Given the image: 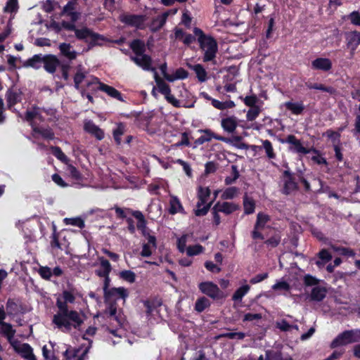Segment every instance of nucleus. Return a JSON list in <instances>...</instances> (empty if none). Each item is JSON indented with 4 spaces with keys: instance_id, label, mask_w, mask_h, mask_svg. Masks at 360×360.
<instances>
[{
    "instance_id": "11",
    "label": "nucleus",
    "mask_w": 360,
    "mask_h": 360,
    "mask_svg": "<svg viewBox=\"0 0 360 360\" xmlns=\"http://www.w3.org/2000/svg\"><path fill=\"white\" fill-rule=\"evenodd\" d=\"M7 107L9 110L22 101V92L20 89L10 88L6 92Z\"/></svg>"
},
{
    "instance_id": "59",
    "label": "nucleus",
    "mask_w": 360,
    "mask_h": 360,
    "mask_svg": "<svg viewBox=\"0 0 360 360\" xmlns=\"http://www.w3.org/2000/svg\"><path fill=\"white\" fill-rule=\"evenodd\" d=\"M86 75L80 70H78L74 76V83L76 89H79L80 84L84 81Z\"/></svg>"
},
{
    "instance_id": "54",
    "label": "nucleus",
    "mask_w": 360,
    "mask_h": 360,
    "mask_svg": "<svg viewBox=\"0 0 360 360\" xmlns=\"http://www.w3.org/2000/svg\"><path fill=\"white\" fill-rule=\"evenodd\" d=\"M6 309L9 314H15L18 312V304L13 299L8 298L6 302Z\"/></svg>"
},
{
    "instance_id": "26",
    "label": "nucleus",
    "mask_w": 360,
    "mask_h": 360,
    "mask_svg": "<svg viewBox=\"0 0 360 360\" xmlns=\"http://www.w3.org/2000/svg\"><path fill=\"white\" fill-rule=\"evenodd\" d=\"M148 240V243H143L141 255L142 257H149L152 254V248L156 246V238L154 236H150L148 233V236L146 237Z\"/></svg>"
},
{
    "instance_id": "14",
    "label": "nucleus",
    "mask_w": 360,
    "mask_h": 360,
    "mask_svg": "<svg viewBox=\"0 0 360 360\" xmlns=\"http://www.w3.org/2000/svg\"><path fill=\"white\" fill-rule=\"evenodd\" d=\"M199 131L202 133L203 135H202L200 137H199L198 139L195 140V143L197 145H201V144H203L205 142H209L212 139H214L218 140V141H221L227 142V139H226V138H224L223 136H221L215 134L210 129H207L200 130Z\"/></svg>"
},
{
    "instance_id": "44",
    "label": "nucleus",
    "mask_w": 360,
    "mask_h": 360,
    "mask_svg": "<svg viewBox=\"0 0 360 360\" xmlns=\"http://www.w3.org/2000/svg\"><path fill=\"white\" fill-rule=\"evenodd\" d=\"M270 220L269 216L264 213L259 212L257 214V221L255 224L256 229H264L266 224Z\"/></svg>"
},
{
    "instance_id": "42",
    "label": "nucleus",
    "mask_w": 360,
    "mask_h": 360,
    "mask_svg": "<svg viewBox=\"0 0 360 360\" xmlns=\"http://www.w3.org/2000/svg\"><path fill=\"white\" fill-rule=\"evenodd\" d=\"M49 149L51 151L53 155H54L58 160L62 162H67L68 160V158L59 146H50Z\"/></svg>"
},
{
    "instance_id": "41",
    "label": "nucleus",
    "mask_w": 360,
    "mask_h": 360,
    "mask_svg": "<svg viewBox=\"0 0 360 360\" xmlns=\"http://www.w3.org/2000/svg\"><path fill=\"white\" fill-rule=\"evenodd\" d=\"M262 148L264 150L267 158L270 160L275 159L276 155L274 152L272 143L269 140L262 141Z\"/></svg>"
},
{
    "instance_id": "43",
    "label": "nucleus",
    "mask_w": 360,
    "mask_h": 360,
    "mask_svg": "<svg viewBox=\"0 0 360 360\" xmlns=\"http://www.w3.org/2000/svg\"><path fill=\"white\" fill-rule=\"evenodd\" d=\"M124 131L125 125L122 122H120L112 132L113 138L117 144L119 145L121 143V136L124 133Z\"/></svg>"
},
{
    "instance_id": "4",
    "label": "nucleus",
    "mask_w": 360,
    "mask_h": 360,
    "mask_svg": "<svg viewBox=\"0 0 360 360\" xmlns=\"http://www.w3.org/2000/svg\"><path fill=\"white\" fill-rule=\"evenodd\" d=\"M360 341V329L345 330L339 334L331 342L330 347L335 348L340 346Z\"/></svg>"
},
{
    "instance_id": "46",
    "label": "nucleus",
    "mask_w": 360,
    "mask_h": 360,
    "mask_svg": "<svg viewBox=\"0 0 360 360\" xmlns=\"http://www.w3.org/2000/svg\"><path fill=\"white\" fill-rule=\"evenodd\" d=\"M144 20L145 19L142 15H124L121 17L122 22H141Z\"/></svg>"
},
{
    "instance_id": "5",
    "label": "nucleus",
    "mask_w": 360,
    "mask_h": 360,
    "mask_svg": "<svg viewBox=\"0 0 360 360\" xmlns=\"http://www.w3.org/2000/svg\"><path fill=\"white\" fill-rule=\"evenodd\" d=\"M211 191L208 187L199 186L198 190V198L197 208L195 210L196 216L205 215L212 203V201L207 202L208 198L210 196Z\"/></svg>"
},
{
    "instance_id": "6",
    "label": "nucleus",
    "mask_w": 360,
    "mask_h": 360,
    "mask_svg": "<svg viewBox=\"0 0 360 360\" xmlns=\"http://www.w3.org/2000/svg\"><path fill=\"white\" fill-rule=\"evenodd\" d=\"M93 85H98L96 88H93V90H100L106 93L109 96L115 98L120 101H124L122 94L113 86H109L106 84L101 82L98 78L94 77L91 82H88L86 86L90 88Z\"/></svg>"
},
{
    "instance_id": "21",
    "label": "nucleus",
    "mask_w": 360,
    "mask_h": 360,
    "mask_svg": "<svg viewBox=\"0 0 360 360\" xmlns=\"http://www.w3.org/2000/svg\"><path fill=\"white\" fill-rule=\"evenodd\" d=\"M98 261L100 262V268L95 271V274L98 277H103L110 275L112 271V266L110 262L103 257H99Z\"/></svg>"
},
{
    "instance_id": "2",
    "label": "nucleus",
    "mask_w": 360,
    "mask_h": 360,
    "mask_svg": "<svg viewBox=\"0 0 360 360\" xmlns=\"http://www.w3.org/2000/svg\"><path fill=\"white\" fill-rule=\"evenodd\" d=\"M48 32L55 34H61L63 30L74 31L75 37L79 40H84L87 44L86 51L92 49L94 46H103L109 40L103 35L94 32L91 30L84 27L77 29L76 24H44Z\"/></svg>"
},
{
    "instance_id": "12",
    "label": "nucleus",
    "mask_w": 360,
    "mask_h": 360,
    "mask_svg": "<svg viewBox=\"0 0 360 360\" xmlns=\"http://www.w3.org/2000/svg\"><path fill=\"white\" fill-rule=\"evenodd\" d=\"M283 181L284 186L283 188V193L289 195L297 189V183L295 181L294 178L288 171H285L283 173Z\"/></svg>"
},
{
    "instance_id": "63",
    "label": "nucleus",
    "mask_w": 360,
    "mask_h": 360,
    "mask_svg": "<svg viewBox=\"0 0 360 360\" xmlns=\"http://www.w3.org/2000/svg\"><path fill=\"white\" fill-rule=\"evenodd\" d=\"M345 21H350V22H360V13L358 11H353L349 15L343 18Z\"/></svg>"
},
{
    "instance_id": "33",
    "label": "nucleus",
    "mask_w": 360,
    "mask_h": 360,
    "mask_svg": "<svg viewBox=\"0 0 360 360\" xmlns=\"http://www.w3.org/2000/svg\"><path fill=\"white\" fill-rule=\"evenodd\" d=\"M327 290L324 287L316 286L312 288L310 297L311 300L316 302L322 301L326 296Z\"/></svg>"
},
{
    "instance_id": "47",
    "label": "nucleus",
    "mask_w": 360,
    "mask_h": 360,
    "mask_svg": "<svg viewBox=\"0 0 360 360\" xmlns=\"http://www.w3.org/2000/svg\"><path fill=\"white\" fill-rule=\"evenodd\" d=\"M210 304V303L209 300L203 297L197 300L195 305V309L198 312H202L208 307Z\"/></svg>"
},
{
    "instance_id": "38",
    "label": "nucleus",
    "mask_w": 360,
    "mask_h": 360,
    "mask_svg": "<svg viewBox=\"0 0 360 360\" xmlns=\"http://www.w3.org/2000/svg\"><path fill=\"white\" fill-rule=\"evenodd\" d=\"M212 105L214 108L218 110H224L228 108H233L235 107V103L232 101H226L224 102L219 101L217 99L213 98L212 100Z\"/></svg>"
},
{
    "instance_id": "1",
    "label": "nucleus",
    "mask_w": 360,
    "mask_h": 360,
    "mask_svg": "<svg viewBox=\"0 0 360 360\" xmlns=\"http://www.w3.org/2000/svg\"><path fill=\"white\" fill-rule=\"evenodd\" d=\"M62 301L60 298L56 300V305L58 311L53 315L52 323L55 324L58 329L64 328L65 331H70L72 328L79 329L83 324L84 321L79 314L75 310H70L68 304H72L75 301V297L70 291L64 290L63 292Z\"/></svg>"
},
{
    "instance_id": "13",
    "label": "nucleus",
    "mask_w": 360,
    "mask_h": 360,
    "mask_svg": "<svg viewBox=\"0 0 360 360\" xmlns=\"http://www.w3.org/2000/svg\"><path fill=\"white\" fill-rule=\"evenodd\" d=\"M142 302L146 316L150 320L155 313H158V298L156 297H150L143 300Z\"/></svg>"
},
{
    "instance_id": "7",
    "label": "nucleus",
    "mask_w": 360,
    "mask_h": 360,
    "mask_svg": "<svg viewBox=\"0 0 360 360\" xmlns=\"http://www.w3.org/2000/svg\"><path fill=\"white\" fill-rule=\"evenodd\" d=\"M99 316L115 321L119 327H122L123 325L124 319L120 314H117V304L115 301L110 302L103 313L98 314L94 317Z\"/></svg>"
},
{
    "instance_id": "20",
    "label": "nucleus",
    "mask_w": 360,
    "mask_h": 360,
    "mask_svg": "<svg viewBox=\"0 0 360 360\" xmlns=\"http://www.w3.org/2000/svg\"><path fill=\"white\" fill-rule=\"evenodd\" d=\"M72 49V45L68 43H61L58 46L60 55L69 60H73L76 59L77 56V51Z\"/></svg>"
},
{
    "instance_id": "10",
    "label": "nucleus",
    "mask_w": 360,
    "mask_h": 360,
    "mask_svg": "<svg viewBox=\"0 0 360 360\" xmlns=\"http://www.w3.org/2000/svg\"><path fill=\"white\" fill-rule=\"evenodd\" d=\"M43 68L49 74H54L60 61L56 55L46 54L43 56Z\"/></svg>"
},
{
    "instance_id": "16",
    "label": "nucleus",
    "mask_w": 360,
    "mask_h": 360,
    "mask_svg": "<svg viewBox=\"0 0 360 360\" xmlns=\"http://www.w3.org/2000/svg\"><path fill=\"white\" fill-rule=\"evenodd\" d=\"M128 297V292L127 290L123 287L119 288H111L108 292L104 294V299L105 302L112 298H122L125 300Z\"/></svg>"
},
{
    "instance_id": "31",
    "label": "nucleus",
    "mask_w": 360,
    "mask_h": 360,
    "mask_svg": "<svg viewBox=\"0 0 360 360\" xmlns=\"http://www.w3.org/2000/svg\"><path fill=\"white\" fill-rule=\"evenodd\" d=\"M285 108L290 110L292 114L298 115L302 113L304 110V105L302 101L292 102L288 101L283 103Z\"/></svg>"
},
{
    "instance_id": "32",
    "label": "nucleus",
    "mask_w": 360,
    "mask_h": 360,
    "mask_svg": "<svg viewBox=\"0 0 360 360\" xmlns=\"http://www.w3.org/2000/svg\"><path fill=\"white\" fill-rule=\"evenodd\" d=\"M0 326L1 333L6 337L8 341H11L14 338L16 332L15 330L13 329V326L9 323L5 322L4 320L0 321Z\"/></svg>"
},
{
    "instance_id": "28",
    "label": "nucleus",
    "mask_w": 360,
    "mask_h": 360,
    "mask_svg": "<svg viewBox=\"0 0 360 360\" xmlns=\"http://www.w3.org/2000/svg\"><path fill=\"white\" fill-rule=\"evenodd\" d=\"M32 128L34 133L41 135L44 139L53 140L55 139V134L53 129L49 127L32 126Z\"/></svg>"
},
{
    "instance_id": "27",
    "label": "nucleus",
    "mask_w": 360,
    "mask_h": 360,
    "mask_svg": "<svg viewBox=\"0 0 360 360\" xmlns=\"http://www.w3.org/2000/svg\"><path fill=\"white\" fill-rule=\"evenodd\" d=\"M221 125L224 131L232 133L238 126V120L234 116L228 117L221 120Z\"/></svg>"
},
{
    "instance_id": "23",
    "label": "nucleus",
    "mask_w": 360,
    "mask_h": 360,
    "mask_svg": "<svg viewBox=\"0 0 360 360\" xmlns=\"http://www.w3.org/2000/svg\"><path fill=\"white\" fill-rule=\"evenodd\" d=\"M84 130L94 135L98 140H102L104 138V132L92 121L85 122L84 126Z\"/></svg>"
},
{
    "instance_id": "45",
    "label": "nucleus",
    "mask_w": 360,
    "mask_h": 360,
    "mask_svg": "<svg viewBox=\"0 0 360 360\" xmlns=\"http://www.w3.org/2000/svg\"><path fill=\"white\" fill-rule=\"evenodd\" d=\"M238 194V188L236 187H229L224 191L221 198L223 200H231L234 198Z\"/></svg>"
},
{
    "instance_id": "17",
    "label": "nucleus",
    "mask_w": 360,
    "mask_h": 360,
    "mask_svg": "<svg viewBox=\"0 0 360 360\" xmlns=\"http://www.w3.org/2000/svg\"><path fill=\"white\" fill-rule=\"evenodd\" d=\"M238 209V205L230 202H217L213 207V211H218L229 214Z\"/></svg>"
},
{
    "instance_id": "24",
    "label": "nucleus",
    "mask_w": 360,
    "mask_h": 360,
    "mask_svg": "<svg viewBox=\"0 0 360 360\" xmlns=\"http://www.w3.org/2000/svg\"><path fill=\"white\" fill-rule=\"evenodd\" d=\"M133 217L137 219V229L141 231L143 236L147 237L149 233V229L146 227V221L141 212L136 210L133 212Z\"/></svg>"
},
{
    "instance_id": "30",
    "label": "nucleus",
    "mask_w": 360,
    "mask_h": 360,
    "mask_svg": "<svg viewBox=\"0 0 360 360\" xmlns=\"http://www.w3.org/2000/svg\"><path fill=\"white\" fill-rule=\"evenodd\" d=\"M43 56L44 55L35 54L32 58H28L23 64L25 68H32L35 70H38L41 68L43 65Z\"/></svg>"
},
{
    "instance_id": "64",
    "label": "nucleus",
    "mask_w": 360,
    "mask_h": 360,
    "mask_svg": "<svg viewBox=\"0 0 360 360\" xmlns=\"http://www.w3.org/2000/svg\"><path fill=\"white\" fill-rule=\"evenodd\" d=\"M266 356L267 360H292L290 356L283 358L280 354H271L269 352H266Z\"/></svg>"
},
{
    "instance_id": "9",
    "label": "nucleus",
    "mask_w": 360,
    "mask_h": 360,
    "mask_svg": "<svg viewBox=\"0 0 360 360\" xmlns=\"http://www.w3.org/2000/svg\"><path fill=\"white\" fill-rule=\"evenodd\" d=\"M159 93L164 96L167 103L174 107H180V102L172 94L169 86L160 78H159Z\"/></svg>"
},
{
    "instance_id": "35",
    "label": "nucleus",
    "mask_w": 360,
    "mask_h": 360,
    "mask_svg": "<svg viewBox=\"0 0 360 360\" xmlns=\"http://www.w3.org/2000/svg\"><path fill=\"white\" fill-rule=\"evenodd\" d=\"M130 48L136 56L142 55L146 51L144 42L139 39H134L130 44Z\"/></svg>"
},
{
    "instance_id": "29",
    "label": "nucleus",
    "mask_w": 360,
    "mask_h": 360,
    "mask_svg": "<svg viewBox=\"0 0 360 360\" xmlns=\"http://www.w3.org/2000/svg\"><path fill=\"white\" fill-rule=\"evenodd\" d=\"M347 44L353 52L360 44V33L350 32L346 34Z\"/></svg>"
},
{
    "instance_id": "52",
    "label": "nucleus",
    "mask_w": 360,
    "mask_h": 360,
    "mask_svg": "<svg viewBox=\"0 0 360 360\" xmlns=\"http://www.w3.org/2000/svg\"><path fill=\"white\" fill-rule=\"evenodd\" d=\"M272 289L274 290L288 292L290 289V285L285 281H278L272 286Z\"/></svg>"
},
{
    "instance_id": "62",
    "label": "nucleus",
    "mask_w": 360,
    "mask_h": 360,
    "mask_svg": "<svg viewBox=\"0 0 360 360\" xmlns=\"http://www.w3.org/2000/svg\"><path fill=\"white\" fill-rule=\"evenodd\" d=\"M39 109L38 107L34 106L32 110H27L25 115V120L32 122L33 120L39 115Z\"/></svg>"
},
{
    "instance_id": "3",
    "label": "nucleus",
    "mask_w": 360,
    "mask_h": 360,
    "mask_svg": "<svg viewBox=\"0 0 360 360\" xmlns=\"http://www.w3.org/2000/svg\"><path fill=\"white\" fill-rule=\"evenodd\" d=\"M197 37L200 48L203 52L202 60L204 62L214 61L218 51L217 41L210 35H206L202 30L195 28L193 30Z\"/></svg>"
},
{
    "instance_id": "39",
    "label": "nucleus",
    "mask_w": 360,
    "mask_h": 360,
    "mask_svg": "<svg viewBox=\"0 0 360 360\" xmlns=\"http://www.w3.org/2000/svg\"><path fill=\"white\" fill-rule=\"evenodd\" d=\"M250 287L248 284L243 285L238 288L232 296L233 301H241L243 297L249 292Z\"/></svg>"
},
{
    "instance_id": "40",
    "label": "nucleus",
    "mask_w": 360,
    "mask_h": 360,
    "mask_svg": "<svg viewBox=\"0 0 360 360\" xmlns=\"http://www.w3.org/2000/svg\"><path fill=\"white\" fill-rule=\"evenodd\" d=\"M115 211L116 218L118 219H127L128 214H131L133 216V212L130 208H122L118 207L117 205H115L112 208Z\"/></svg>"
},
{
    "instance_id": "15",
    "label": "nucleus",
    "mask_w": 360,
    "mask_h": 360,
    "mask_svg": "<svg viewBox=\"0 0 360 360\" xmlns=\"http://www.w3.org/2000/svg\"><path fill=\"white\" fill-rule=\"evenodd\" d=\"M285 142L292 145L290 150L301 154H307L309 150L304 147L301 141L296 139L294 135H288L286 138Z\"/></svg>"
},
{
    "instance_id": "49",
    "label": "nucleus",
    "mask_w": 360,
    "mask_h": 360,
    "mask_svg": "<svg viewBox=\"0 0 360 360\" xmlns=\"http://www.w3.org/2000/svg\"><path fill=\"white\" fill-rule=\"evenodd\" d=\"M120 277L122 279H123L130 283H133L136 281V274L134 272H133L131 270L122 271L120 273Z\"/></svg>"
},
{
    "instance_id": "37",
    "label": "nucleus",
    "mask_w": 360,
    "mask_h": 360,
    "mask_svg": "<svg viewBox=\"0 0 360 360\" xmlns=\"http://www.w3.org/2000/svg\"><path fill=\"white\" fill-rule=\"evenodd\" d=\"M171 76H167V80L172 82L177 79H184L188 77V72L182 68L176 69Z\"/></svg>"
},
{
    "instance_id": "25",
    "label": "nucleus",
    "mask_w": 360,
    "mask_h": 360,
    "mask_svg": "<svg viewBox=\"0 0 360 360\" xmlns=\"http://www.w3.org/2000/svg\"><path fill=\"white\" fill-rule=\"evenodd\" d=\"M63 13L69 16L73 22L79 20L80 17V13L77 10L76 3L75 1H69L64 6Z\"/></svg>"
},
{
    "instance_id": "36",
    "label": "nucleus",
    "mask_w": 360,
    "mask_h": 360,
    "mask_svg": "<svg viewBox=\"0 0 360 360\" xmlns=\"http://www.w3.org/2000/svg\"><path fill=\"white\" fill-rule=\"evenodd\" d=\"M189 68L193 70L195 73L196 74V76L198 79V80L201 82H205L207 79V72L205 71L203 66L200 64H196V65H189Z\"/></svg>"
},
{
    "instance_id": "58",
    "label": "nucleus",
    "mask_w": 360,
    "mask_h": 360,
    "mask_svg": "<svg viewBox=\"0 0 360 360\" xmlns=\"http://www.w3.org/2000/svg\"><path fill=\"white\" fill-rule=\"evenodd\" d=\"M204 248L200 245H195L193 246H188L186 248V253L188 256H194L199 255L200 253L202 252Z\"/></svg>"
},
{
    "instance_id": "48",
    "label": "nucleus",
    "mask_w": 360,
    "mask_h": 360,
    "mask_svg": "<svg viewBox=\"0 0 360 360\" xmlns=\"http://www.w3.org/2000/svg\"><path fill=\"white\" fill-rule=\"evenodd\" d=\"M64 222L67 225H72L75 226H77L79 229H83L85 226L84 220L82 219L80 217L65 218Z\"/></svg>"
},
{
    "instance_id": "18",
    "label": "nucleus",
    "mask_w": 360,
    "mask_h": 360,
    "mask_svg": "<svg viewBox=\"0 0 360 360\" xmlns=\"http://www.w3.org/2000/svg\"><path fill=\"white\" fill-rule=\"evenodd\" d=\"M311 68L314 70L327 72L332 68V62L327 58H318L311 62Z\"/></svg>"
},
{
    "instance_id": "61",
    "label": "nucleus",
    "mask_w": 360,
    "mask_h": 360,
    "mask_svg": "<svg viewBox=\"0 0 360 360\" xmlns=\"http://www.w3.org/2000/svg\"><path fill=\"white\" fill-rule=\"evenodd\" d=\"M51 245L52 248L62 249L61 244L59 242V235L56 231V228L55 226H53V232L51 236Z\"/></svg>"
},
{
    "instance_id": "50",
    "label": "nucleus",
    "mask_w": 360,
    "mask_h": 360,
    "mask_svg": "<svg viewBox=\"0 0 360 360\" xmlns=\"http://www.w3.org/2000/svg\"><path fill=\"white\" fill-rule=\"evenodd\" d=\"M169 204H170L169 212L171 214H174L178 212H180L182 210V206H181L179 200L175 197L171 198Z\"/></svg>"
},
{
    "instance_id": "34",
    "label": "nucleus",
    "mask_w": 360,
    "mask_h": 360,
    "mask_svg": "<svg viewBox=\"0 0 360 360\" xmlns=\"http://www.w3.org/2000/svg\"><path fill=\"white\" fill-rule=\"evenodd\" d=\"M131 60L145 70H149L150 68L151 58L148 55L143 53L136 57H131Z\"/></svg>"
},
{
    "instance_id": "60",
    "label": "nucleus",
    "mask_w": 360,
    "mask_h": 360,
    "mask_svg": "<svg viewBox=\"0 0 360 360\" xmlns=\"http://www.w3.org/2000/svg\"><path fill=\"white\" fill-rule=\"evenodd\" d=\"M276 326L277 328L283 332L292 330L291 324H290L285 319L276 321Z\"/></svg>"
},
{
    "instance_id": "57",
    "label": "nucleus",
    "mask_w": 360,
    "mask_h": 360,
    "mask_svg": "<svg viewBox=\"0 0 360 360\" xmlns=\"http://www.w3.org/2000/svg\"><path fill=\"white\" fill-rule=\"evenodd\" d=\"M245 213L250 214L255 211V202L252 199H249L247 197L244 199L243 202Z\"/></svg>"
},
{
    "instance_id": "22",
    "label": "nucleus",
    "mask_w": 360,
    "mask_h": 360,
    "mask_svg": "<svg viewBox=\"0 0 360 360\" xmlns=\"http://www.w3.org/2000/svg\"><path fill=\"white\" fill-rule=\"evenodd\" d=\"M174 37L176 40L182 41L187 46L191 45L195 41V37L193 35L178 28H175Z\"/></svg>"
},
{
    "instance_id": "53",
    "label": "nucleus",
    "mask_w": 360,
    "mask_h": 360,
    "mask_svg": "<svg viewBox=\"0 0 360 360\" xmlns=\"http://www.w3.org/2000/svg\"><path fill=\"white\" fill-rule=\"evenodd\" d=\"M323 135H326L328 139H331L333 146L335 144H339L340 137V132L328 129L323 134Z\"/></svg>"
},
{
    "instance_id": "19",
    "label": "nucleus",
    "mask_w": 360,
    "mask_h": 360,
    "mask_svg": "<svg viewBox=\"0 0 360 360\" xmlns=\"http://www.w3.org/2000/svg\"><path fill=\"white\" fill-rule=\"evenodd\" d=\"M18 9V0H8L4 8V18H8L10 22Z\"/></svg>"
},
{
    "instance_id": "8",
    "label": "nucleus",
    "mask_w": 360,
    "mask_h": 360,
    "mask_svg": "<svg viewBox=\"0 0 360 360\" xmlns=\"http://www.w3.org/2000/svg\"><path fill=\"white\" fill-rule=\"evenodd\" d=\"M199 289L203 294L214 300L222 299L225 297L224 292L219 288L217 285L211 281L200 283L199 284Z\"/></svg>"
},
{
    "instance_id": "51",
    "label": "nucleus",
    "mask_w": 360,
    "mask_h": 360,
    "mask_svg": "<svg viewBox=\"0 0 360 360\" xmlns=\"http://www.w3.org/2000/svg\"><path fill=\"white\" fill-rule=\"evenodd\" d=\"M307 87L311 89H317L323 91H326L330 94H333L335 92V89L331 86H325L321 84H307Z\"/></svg>"
},
{
    "instance_id": "56",
    "label": "nucleus",
    "mask_w": 360,
    "mask_h": 360,
    "mask_svg": "<svg viewBox=\"0 0 360 360\" xmlns=\"http://www.w3.org/2000/svg\"><path fill=\"white\" fill-rule=\"evenodd\" d=\"M260 108L259 106H253L251 108L246 114V118L248 121L255 120L260 113Z\"/></svg>"
},
{
    "instance_id": "55",
    "label": "nucleus",
    "mask_w": 360,
    "mask_h": 360,
    "mask_svg": "<svg viewBox=\"0 0 360 360\" xmlns=\"http://www.w3.org/2000/svg\"><path fill=\"white\" fill-rule=\"evenodd\" d=\"M38 273L43 279L46 281L50 280L52 276V270L47 266H40L38 270Z\"/></svg>"
}]
</instances>
